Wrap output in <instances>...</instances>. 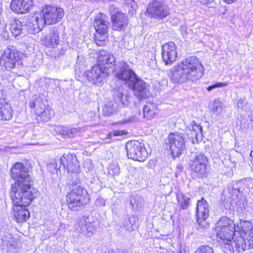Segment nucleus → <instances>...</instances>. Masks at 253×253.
<instances>
[{"label":"nucleus","mask_w":253,"mask_h":253,"mask_svg":"<svg viewBox=\"0 0 253 253\" xmlns=\"http://www.w3.org/2000/svg\"><path fill=\"white\" fill-rule=\"evenodd\" d=\"M204 68L198 58L191 56L183 59L170 70L168 74L174 84L195 82L203 75Z\"/></svg>","instance_id":"f257e3e1"},{"label":"nucleus","mask_w":253,"mask_h":253,"mask_svg":"<svg viewBox=\"0 0 253 253\" xmlns=\"http://www.w3.org/2000/svg\"><path fill=\"white\" fill-rule=\"evenodd\" d=\"M11 176L16 180L11 188V193H15V198L26 191L32 192V181L28 169L22 163H16L11 169Z\"/></svg>","instance_id":"f03ea898"},{"label":"nucleus","mask_w":253,"mask_h":253,"mask_svg":"<svg viewBox=\"0 0 253 253\" xmlns=\"http://www.w3.org/2000/svg\"><path fill=\"white\" fill-rule=\"evenodd\" d=\"M14 196L15 193H11L13 216L17 223L25 222L30 217V212L26 207L30 204L33 199V192L22 193L17 198H15Z\"/></svg>","instance_id":"7ed1b4c3"},{"label":"nucleus","mask_w":253,"mask_h":253,"mask_svg":"<svg viewBox=\"0 0 253 253\" xmlns=\"http://www.w3.org/2000/svg\"><path fill=\"white\" fill-rule=\"evenodd\" d=\"M215 231L218 240L223 248V244L229 242L234 236V234L238 230H236V225L232 219L224 216L216 223Z\"/></svg>","instance_id":"20e7f679"},{"label":"nucleus","mask_w":253,"mask_h":253,"mask_svg":"<svg viewBox=\"0 0 253 253\" xmlns=\"http://www.w3.org/2000/svg\"><path fill=\"white\" fill-rule=\"evenodd\" d=\"M240 234L239 231L235 232L229 242L223 244L225 253H240L253 248V237L249 238Z\"/></svg>","instance_id":"39448f33"},{"label":"nucleus","mask_w":253,"mask_h":253,"mask_svg":"<svg viewBox=\"0 0 253 253\" xmlns=\"http://www.w3.org/2000/svg\"><path fill=\"white\" fill-rule=\"evenodd\" d=\"M38 19L39 25L44 26L45 24L51 25L56 24L61 20L64 15V10L60 7L45 6L42 11L38 13Z\"/></svg>","instance_id":"423d86ee"},{"label":"nucleus","mask_w":253,"mask_h":253,"mask_svg":"<svg viewBox=\"0 0 253 253\" xmlns=\"http://www.w3.org/2000/svg\"><path fill=\"white\" fill-rule=\"evenodd\" d=\"M186 142L185 136L182 133L175 132L169 135L166 144L173 158L179 157L185 151Z\"/></svg>","instance_id":"0eeeda50"},{"label":"nucleus","mask_w":253,"mask_h":253,"mask_svg":"<svg viewBox=\"0 0 253 253\" xmlns=\"http://www.w3.org/2000/svg\"><path fill=\"white\" fill-rule=\"evenodd\" d=\"M109 22L106 16L103 13L98 14L93 21V26L96 31L94 41L96 44L103 46L105 44L107 34L109 30Z\"/></svg>","instance_id":"6e6552de"},{"label":"nucleus","mask_w":253,"mask_h":253,"mask_svg":"<svg viewBox=\"0 0 253 253\" xmlns=\"http://www.w3.org/2000/svg\"><path fill=\"white\" fill-rule=\"evenodd\" d=\"M208 163V158L203 154H196L190 160L189 163L192 174L203 178L206 176Z\"/></svg>","instance_id":"1a4fd4ad"},{"label":"nucleus","mask_w":253,"mask_h":253,"mask_svg":"<svg viewBox=\"0 0 253 253\" xmlns=\"http://www.w3.org/2000/svg\"><path fill=\"white\" fill-rule=\"evenodd\" d=\"M113 71L115 76L119 79L124 81L128 86L137 79L135 73L130 69L127 63L125 62H119L115 65Z\"/></svg>","instance_id":"9d476101"},{"label":"nucleus","mask_w":253,"mask_h":253,"mask_svg":"<svg viewBox=\"0 0 253 253\" xmlns=\"http://www.w3.org/2000/svg\"><path fill=\"white\" fill-rule=\"evenodd\" d=\"M126 149L129 159L142 162L147 156L144 145L138 141L128 142L126 144Z\"/></svg>","instance_id":"9b49d317"},{"label":"nucleus","mask_w":253,"mask_h":253,"mask_svg":"<svg viewBox=\"0 0 253 253\" xmlns=\"http://www.w3.org/2000/svg\"><path fill=\"white\" fill-rule=\"evenodd\" d=\"M196 216L198 226L196 228L200 229H206L209 228V224L206 220L209 216V208L207 202L202 198L197 201L196 207Z\"/></svg>","instance_id":"f8f14e48"},{"label":"nucleus","mask_w":253,"mask_h":253,"mask_svg":"<svg viewBox=\"0 0 253 253\" xmlns=\"http://www.w3.org/2000/svg\"><path fill=\"white\" fill-rule=\"evenodd\" d=\"M146 15L151 18L163 19L169 14V10L161 0H153L147 6Z\"/></svg>","instance_id":"ddd939ff"},{"label":"nucleus","mask_w":253,"mask_h":253,"mask_svg":"<svg viewBox=\"0 0 253 253\" xmlns=\"http://www.w3.org/2000/svg\"><path fill=\"white\" fill-rule=\"evenodd\" d=\"M111 71L108 70H104L100 65H94L90 70L85 73L86 78L89 82L93 84L101 83L109 76Z\"/></svg>","instance_id":"4468645a"},{"label":"nucleus","mask_w":253,"mask_h":253,"mask_svg":"<svg viewBox=\"0 0 253 253\" xmlns=\"http://www.w3.org/2000/svg\"><path fill=\"white\" fill-rule=\"evenodd\" d=\"M31 108L35 109L36 114L40 116L43 121H48L54 115V111L51 108L46 107L45 105L40 98H36L29 103Z\"/></svg>","instance_id":"2eb2a0df"},{"label":"nucleus","mask_w":253,"mask_h":253,"mask_svg":"<svg viewBox=\"0 0 253 253\" xmlns=\"http://www.w3.org/2000/svg\"><path fill=\"white\" fill-rule=\"evenodd\" d=\"M60 163L68 172L78 173L80 172L79 162L74 154H64L60 159Z\"/></svg>","instance_id":"dca6fc26"},{"label":"nucleus","mask_w":253,"mask_h":253,"mask_svg":"<svg viewBox=\"0 0 253 253\" xmlns=\"http://www.w3.org/2000/svg\"><path fill=\"white\" fill-rule=\"evenodd\" d=\"M177 52L174 42H169L163 45L162 50V56L166 65H171L177 57Z\"/></svg>","instance_id":"f3484780"},{"label":"nucleus","mask_w":253,"mask_h":253,"mask_svg":"<svg viewBox=\"0 0 253 253\" xmlns=\"http://www.w3.org/2000/svg\"><path fill=\"white\" fill-rule=\"evenodd\" d=\"M18 53L7 48L4 51L0 58V64L5 67L7 70H11L15 67L16 63L19 60Z\"/></svg>","instance_id":"a211bd4d"},{"label":"nucleus","mask_w":253,"mask_h":253,"mask_svg":"<svg viewBox=\"0 0 253 253\" xmlns=\"http://www.w3.org/2000/svg\"><path fill=\"white\" fill-rule=\"evenodd\" d=\"M149 86L144 81L137 78L136 81L133 82L129 86L132 88L133 93L139 99L145 98L150 95Z\"/></svg>","instance_id":"6ab92c4d"},{"label":"nucleus","mask_w":253,"mask_h":253,"mask_svg":"<svg viewBox=\"0 0 253 253\" xmlns=\"http://www.w3.org/2000/svg\"><path fill=\"white\" fill-rule=\"evenodd\" d=\"M114 8L111 5L110 8V12L112 14V19L113 22L112 28L114 30L122 31L125 30L127 26V17L123 13L117 11L116 13H112V8Z\"/></svg>","instance_id":"aec40b11"},{"label":"nucleus","mask_w":253,"mask_h":253,"mask_svg":"<svg viewBox=\"0 0 253 253\" xmlns=\"http://www.w3.org/2000/svg\"><path fill=\"white\" fill-rule=\"evenodd\" d=\"M115 60V58L112 54L106 50H102L100 51L97 58V65H100L104 70L112 72L114 71L112 67Z\"/></svg>","instance_id":"412c9836"},{"label":"nucleus","mask_w":253,"mask_h":253,"mask_svg":"<svg viewBox=\"0 0 253 253\" xmlns=\"http://www.w3.org/2000/svg\"><path fill=\"white\" fill-rule=\"evenodd\" d=\"M33 3V0H12L10 8L15 13L24 14L29 11Z\"/></svg>","instance_id":"4be33fe9"},{"label":"nucleus","mask_w":253,"mask_h":253,"mask_svg":"<svg viewBox=\"0 0 253 253\" xmlns=\"http://www.w3.org/2000/svg\"><path fill=\"white\" fill-rule=\"evenodd\" d=\"M60 42V37L57 31L53 29L44 37L43 44L47 47L56 48Z\"/></svg>","instance_id":"5701e85b"},{"label":"nucleus","mask_w":253,"mask_h":253,"mask_svg":"<svg viewBox=\"0 0 253 253\" xmlns=\"http://www.w3.org/2000/svg\"><path fill=\"white\" fill-rule=\"evenodd\" d=\"M54 131L63 137L72 138L78 135L81 132L79 128H70L63 126H55L54 127Z\"/></svg>","instance_id":"b1692460"},{"label":"nucleus","mask_w":253,"mask_h":253,"mask_svg":"<svg viewBox=\"0 0 253 253\" xmlns=\"http://www.w3.org/2000/svg\"><path fill=\"white\" fill-rule=\"evenodd\" d=\"M9 29L12 35L16 38L21 35H25L27 26L24 25L19 19H14L10 21Z\"/></svg>","instance_id":"393cba45"},{"label":"nucleus","mask_w":253,"mask_h":253,"mask_svg":"<svg viewBox=\"0 0 253 253\" xmlns=\"http://www.w3.org/2000/svg\"><path fill=\"white\" fill-rule=\"evenodd\" d=\"M236 230H238L241 233L240 235H243L244 237L251 238L253 237V226L249 221H241L239 224H237Z\"/></svg>","instance_id":"a878e982"},{"label":"nucleus","mask_w":253,"mask_h":253,"mask_svg":"<svg viewBox=\"0 0 253 253\" xmlns=\"http://www.w3.org/2000/svg\"><path fill=\"white\" fill-rule=\"evenodd\" d=\"M189 132L187 135L194 141L195 139L197 142L199 139H202L203 137L202 127L200 125H197L194 121H193L188 127ZM194 143V142H193Z\"/></svg>","instance_id":"bb28decb"},{"label":"nucleus","mask_w":253,"mask_h":253,"mask_svg":"<svg viewBox=\"0 0 253 253\" xmlns=\"http://www.w3.org/2000/svg\"><path fill=\"white\" fill-rule=\"evenodd\" d=\"M245 182V179L233 182L232 185L229 188V193L233 195H236L237 197L239 196V194H242L244 192L247 193Z\"/></svg>","instance_id":"cd10ccee"},{"label":"nucleus","mask_w":253,"mask_h":253,"mask_svg":"<svg viewBox=\"0 0 253 253\" xmlns=\"http://www.w3.org/2000/svg\"><path fill=\"white\" fill-rule=\"evenodd\" d=\"M68 195L67 196V202L68 207L72 211H77L79 208L82 207L84 205L87 204L89 199H74Z\"/></svg>","instance_id":"c85d7f7f"},{"label":"nucleus","mask_w":253,"mask_h":253,"mask_svg":"<svg viewBox=\"0 0 253 253\" xmlns=\"http://www.w3.org/2000/svg\"><path fill=\"white\" fill-rule=\"evenodd\" d=\"M13 116V111L9 104L4 101L0 103V119L1 120L8 121Z\"/></svg>","instance_id":"c756f323"},{"label":"nucleus","mask_w":253,"mask_h":253,"mask_svg":"<svg viewBox=\"0 0 253 253\" xmlns=\"http://www.w3.org/2000/svg\"><path fill=\"white\" fill-rule=\"evenodd\" d=\"M4 249L7 252L15 253L17 250V242L10 234H8L2 239Z\"/></svg>","instance_id":"7c9ffc66"},{"label":"nucleus","mask_w":253,"mask_h":253,"mask_svg":"<svg viewBox=\"0 0 253 253\" xmlns=\"http://www.w3.org/2000/svg\"><path fill=\"white\" fill-rule=\"evenodd\" d=\"M38 18H40L39 15L38 14H36L35 15L32 17L31 21L24 25L27 26L26 33L27 32L32 34H35L39 33L42 29L44 26L41 27L39 25L38 21L39 20L38 19Z\"/></svg>","instance_id":"2f4dec72"},{"label":"nucleus","mask_w":253,"mask_h":253,"mask_svg":"<svg viewBox=\"0 0 253 253\" xmlns=\"http://www.w3.org/2000/svg\"><path fill=\"white\" fill-rule=\"evenodd\" d=\"M74 199H89L87 193L84 188L80 186L75 185L71 191L68 194Z\"/></svg>","instance_id":"473e14b6"},{"label":"nucleus","mask_w":253,"mask_h":253,"mask_svg":"<svg viewBox=\"0 0 253 253\" xmlns=\"http://www.w3.org/2000/svg\"><path fill=\"white\" fill-rule=\"evenodd\" d=\"M158 113V109L156 104L149 103L143 108V114L145 118L150 119L155 117Z\"/></svg>","instance_id":"72a5a7b5"},{"label":"nucleus","mask_w":253,"mask_h":253,"mask_svg":"<svg viewBox=\"0 0 253 253\" xmlns=\"http://www.w3.org/2000/svg\"><path fill=\"white\" fill-rule=\"evenodd\" d=\"M78 226L80 228V232L91 233L92 234L95 232V228H94L92 223L89 222H87L86 219L84 218H81L78 223Z\"/></svg>","instance_id":"f704fd0d"},{"label":"nucleus","mask_w":253,"mask_h":253,"mask_svg":"<svg viewBox=\"0 0 253 253\" xmlns=\"http://www.w3.org/2000/svg\"><path fill=\"white\" fill-rule=\"evenodd\" d=\"M178 205L180 209L186 210L190 205L191 199L186 197L184 194L179 193L176 196Z\"/></svg>","instance_id":"c9c22d12"},{"label":"nucleus","mask_w":253,"mask_h":253,"mask_svg":"<svg viewBox=\"0 0 253 253\" xmlns=\"http://www.w3.org/2000/svg\"><path fill=\"white\" fill-rule=\"evenodd\" d=\"M138 218L134 215H132L129 218H126L124 222V225L128 231H133L137 227L136 222Z\"/></svg>","instance_id":"e433bc0d"},{"label":"nucleus","mask_w":253,"mask_h":253,"mask_svg":"<svg viewBox=\"0 0 253 253\" xmlns=\"http://www.w3.org/2000/svg\"><path fill=\"white\" fill-rule=\"evenodd\" d=\"M224 105L222 102L215 99L213 102L211 110L216 115H219L223 110Z\"/></svg>","instance_id":"4c0bfd02"},{"label":"nucleus","mask_w":253,"mask_h":253,"mask_svg":"<svg viewBox=\"0 0 253 253\" xmlns=\"http://www.w3.org/2000/svg\"><path fill=\"white\" fill-rule=\"evenodd\" d=\"M117 104L114 102H109L105 105L103 111L105 115L109 116L116 110Z\"/></svg>","instance_id":"58836bf2"},{"label":"nucleus","mask_w":253,"mask_h":253,"mask_svg":"<svg viewBox=\"0 0 253 253\" xmlns=\"http://www.w3.org/2000/svg\"><path fill=\"white\" fill-rule=\"evenodd\" d=\"M142 200L140 197L132 196L130 198V203L134 209L137 210L141 207Z\"/></svg>","instance_id":"ea45409f"},{"label":"nucleus","mask_w":253,"mask_h":253,"mask_svg":"<svg viewBox=\"0 0 253 253\" xmlns=\"http://www.w3.org/2000/svg\"><path fill=\"white\" fill-rule=\"evenodd\" d=\"M47 169L51 173L58 174L59 168L57 167V164L55 160H52L47 164Z\"/></svg>","instance_id":"a19ab883"},{"label":"nucleus","mask_w":253,"mask_h":253,"mask_svg":"<svg viewBox=\"0 0 253 253\" xmlns=\"http://www.w3.org/2000/svg\"><path fill=\"white\" fill-rule=\"evenodd\" d=\"M195 253H214L212 248L209 245L201 246L196 250Z\"/></svg>","instance_id":"79ce46f5"},{"label":"nucleus","mask_w":253,"mask_h":253,"mask_svg":"<svg viewBox=\"0 0 253 253\" xmlns=\"http://www.w3.org/2000/svg\"><path fill=\"white\" fill-rule=\"evenodd\" d=\"M109 173L110 174L113 175H117L119 174L120 173V169L117 165H112L110 166L109 169Z\"/></svg>","instance_id":"37998d69"},{"label":"nucleus","mask_w":253,"mask_h":253,"mask_svg":"<svg viewBox=\"0 0 253 253\" xmlns=\"http://www.w3.org/2000/svg\"><path fill=\"white\" fill-rule=\"evenodd\" d=\"M228 85V84L226 83H217L215 84H213L212 85L209 86L207 90L209 91H211L213 89H214L217 87H225Z\"/></svg>","instance_id":"c03bdc74"},{"label":"nucleus","mask_w":253,"mask_h":253,"mask_svg":"<svg viewBox=\"0 0 253 253\" xmlns=\"http://www.w3.org/2000/svg\"><path fill=\"white\" fill-rule=\"evenodd\" d=\"M245 185L246 186V190L250 191L253 189V179L251 178L245 179Z\"/></svg>","instance_id":"a18cd8bd"},{"label":"nucleus","mask_w":253,"mask_h":253,"mask_svg":"<svg viewBox=\"0 0 253 253\" xmlns=\"http://www.w3.org/2000/svg\"><path fill=\"white\" fill-rule=\"evenodd\" d=\"M124 134L125 131L124 130H114L109 133V138H111L112 135L113 136H117L123 135Z\"/></svg>","instance_id":"49530a36"},{"label":"nucleus","mask_w":253,"mask_h":253,"mask_svg":"<svg viewBox=\"0 0 253 253\" xmlns=\"http://www.w3.org/2000/svg\"><path fill=\"white\" fill-rule=\"evenodd\" d=\"M2 91H3V86L2 84L0 83V103L4 101V97L2 95Z\"/></svg>","instance_id":"de8ad7c7"},{"label":"nucleus","mask_w":253,"mask_h":253,"mask_svg":"<svg viewBox=\"0 0 253 253\" xmlns=\"http://www.w3.org/2000/svg\"><path fill=\"white\" fill-rule=\"evenodd\" d=\"M177 172H180L183 170V166L181 164H178L176 166Z\"/></svg>","instance_id":"09e8293b"},{"label":"nucleus","mask_w":253,"mask_h":253,"mask_svg":"<svg viewBox=\"0 0 253 253\" xmlns=\"http://www.w3.org/2000/svg\"><path fill=\"white\" fill-rule=\"evenodd\" d=\"M201 2L204 4H207L210 3L212 0H200Z\"/></svg>","instance_id":"8fccbe9b"},{"label":"nucleus","mask_w":253,"mask_h":253,"mask_svg":"<svg viewBox=\"0 0 253 253\" xmlns=\"http://www.w3.org/2000/svg\"><path fill=\"white\" fill-rule=\"evenodd\" d=\"M237 0H224V1L228 4H230V3H232L233 2H235Z\"/></svg>","instance_id":"3c124183"},{"label":"nucleus","mask_w":253,"mask_h":253,"mask_svg":"<svg viewBox=\"0 0 253 253\" xmlns=\"http://www.w3.org/2000/svg\"><path fill=\"white\" fill-rule=\"evenodd\" d=\"M250 157H251V162L253 165V150L251 152Z\"/></svg>","instance_id":"603ef678"},{"label":"nucleus","mask_w":253,"mask_h":253,"mask_svg":"<svg viewBox=\"0 0 253 253\" xmlns=\"http://www.w3.org/2000/svg\"><path fill=\"white\" fill-rule=\"evenodd\" d=\"M128 4H131V6H132V4H131V2H133L134 0H125Z\"/></svg>","instance_id":"864d4df0"},{"label":"nucleus","mask_w":253,"mask_h":253,"mask_svg":"<svg viewBox=\"0 0 253 253\" xmlns=\"http://www.w3.org/2000/svg\"><path fill=\"white\" fill-rule=\"evenodd\" d=\"M119 97H121V98L123 97V94L120 93Z\"/></svg>","instance_id":"5fc2aeb1"}]
</instances>
